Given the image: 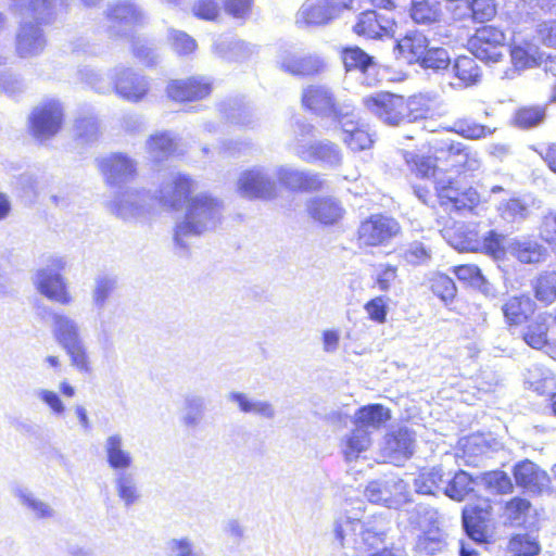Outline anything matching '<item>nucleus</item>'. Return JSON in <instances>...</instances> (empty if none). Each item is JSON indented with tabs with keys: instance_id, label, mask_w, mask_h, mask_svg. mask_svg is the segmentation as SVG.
<instances>
[{
	"instance_id": "1",
	"label": "nucleus",
	"mask_w": 556,
	"mask_h": 556,
	"mask_svg": "<svg viewBox=\"0 0 556 556\" xmlns=\"http://www.w3.org/2000/svg\"><path fill=\"white\" fill-rule=\"evenodd\" d=\"M197 184L185 175L173 177L160 189V204L167 208L178 210L182 203L185 214L175 224V243L186 249L187 240L215 229L223 213V202L207 193L191 195Z\"/></svg>"
},
{
	"instance_id": "2",
	"label": "nucleus",
	"mask_w": 556,
	"mask_h": 556,
	"mask_svg": "<svg viewBox=\"0 0 556 556\" xmlns=\"http://www.w3.org/2000/svg\"><path fill=\"white\" fill-rule=\"evenodd\" d=\"M50 317L53 338L65 351L71 365L79 372H90V356L79 323L61 312H52Z\"/></svg>"
},
{
	"instance_id": "3",
	"label": "nucleus",
	"mask_w": 556,
	"mask_h": 556,
	"mask_svg": "<svg viewBox=\"0 0 556 556\" xmlns=\"http://www.w3.org/2000/svg\"><path fill=\"white\" fill-rule=\"evenodd\" d=\"M359 513L341 517L334 526L336 539L341 546H350L357 556L368 553L383 543L384 533L371 521L363 520Z\"/></svg>"
},
{
	"instance_id": "4",
	"label": "nucleus",
	"mask_w": 556,
	"mask_h": 556,
	"mask_svg": "<svg viewBox=\"0 0 556 556\" xmlns=\"http://www.w3.org/2000/svg\"><path fill=\"white\" fill-rule=\"evenodd\" d=\"M416 519L410 517V522L422 531L415 545L418 556H433L445 547L444 533L438 527L439 514L434 508L418 505L414 509Z\"/></svg>"
},
{
	"instance_id": "5",
	"label": "nucleus",
	"mask_w": 556,
	"mask_h": 556,
	"mask_svg": "<svg viewBox=\"0 0 556 556\" xmlns=\"http://www.w3.org/2000/svg\"><path fill=\"white\" fill-rule=\"evenodd\" d=\"M65 266L66 261L63 257L53 256L49 260L48 265L39 269L34 277V283L40 294L63 305L72 302L65 279L60 274Z\"/></svg>"
},
{
	"instance_id": "6",
	"label": "nucleus",
	"mask_w": 556,
	"mask_h": 556,
	"mask_svg": "<svg viewBox=\"0 0 556 556\" xmlns=\"http://www.w3.org/2000/svg\"><path fill=\"white\" fill-rule=\"evenodd\" d=\"M364 495L371 503L399 509L410 502L408 484L401 478L388 477L370 481Z\"/></svg>"
},
{
	"instance_id": "7",
	"label": "nucleus",
	"mask_w": 556,
	"mask_h": 556,
	"mask_svg": "<svg viewBox=\"0 0 556 556\" xmlns=\"http://www.w3.org/2000/svg\"><path fill=\"white\" fill-rule=\"evenodd\" d=\"M237 191L241 197L250 200H273L278 194L276 181L261 166H254L240 173Z\"/></svg>"
},
{
	"instance_id": "8",
	"label": "nucleus",
	"mask_w": 556,
	"mask_h": 556,
	"mask_svg": "<svg viewBox=\"0 0 556 556\" xmlns=\"http://www.w3.org/2000/svg\"><path fill=\"white\" fill-rule=\"evenodd\" d=\"M364 105L387 125L397 126L407 122V103L404 97L381 92L364 98Z\"/></svg>"
},
{
	"instance_id": "9",
	"label": "nucleus",
	"mask_w": 556,
	"mask_h": 556,
	"mask_svg": "<svg viewBox=\"0 0 556 556\" xmlns=\"http://www.w3.org/2000/svg\"><path fill=\"white\" fill-rule=\"evenodd\" d=\"M336 124L341 130L342 141L353 151L371 147L372 139L367 126L357 117L353 106H344L337 112Z\"/></svg>"
},
{
	"instance_id": "10",
	"label": "nucleus",
	"mask_w": 556,
	"mask_h": 556,
	"mask_svg": "<svg viewBox=\"0 0 556 556\" xmlns=\"http://www.w3.org/2000/svg\"><path fill=\"white\" fill-rule=\"evenodd\" d=\"M63 117V108L58 101L37 105L29 116L33 136L41 141L54 137L62 127Z\"/></svg>"
},
{
	"instance_id": "11",
	"label": "nucleus",
	"mask_w": 556,
	"mask_h": 556,
	"mask_svg": "<svg viewBox=\"0 0 556 556\" xmlns=\"http://www.w3.org/2000/svg\"><path fill=\"white\" fill-rule=\"evenodd\" d=\"M110 37H127L132 26L143 20L142 11L130 0L109 3L105 10Z\"/></svg>"
},
{
	"instance_id": "12",
	"label": "nucleus",
	"mask_w": 556,
	"mask_h": 556,
	"mask_svg": "<svg viewBox=\"0 0 556 556\" xmlns=\"http://www.w3.org/2000/svg\"><path fill=\"white\" fill-rule=\"evenodd\" d=\"M112 89L116 94L129 102H139L150 89L149 80L131 68L116 66L111 75Z\"/></svg>"
},
{
	"instance_id": "13",
	"label": "nucleus",
	"mask_w": 556,
	"mask_h": 556,
	"mask_svg": "<svg viewBox=\"0 0 556 556\" xmlns=\"http://www.w3.org/2000/svg\"><path fill=\"white\" fill-rule=\"evenodd\" d=\"M506 36L500 28L486 25L479 28L470 41L476 58L486 63H497L504 58Z\"/></svg>"
},
{
	"instance_id": "14",
	"label": "nucleus",
	"mask_w": 556,
	"mask_h": 556,
	"mask_svg": "<svg viewBox=\"0 0 556 556\" xmlns=\"http://www.w3.org/2000/svg\"><path fill=\"white\" fill-rule=\"evenodd\" d=\"M400 231L401 226L396 219L382 214H376L361 224L358 240L361 244L377 247L396 237Z\"/></svg>"
},
{
	"instance_id": "15",
	"label": "nucleus",
	"mask_w": 556,
	"mask_h": 556,
	"mask_svg": "<svg viewBox=\"0 0 556 556\" xmlns=\"http://www.w3.org/2000/svg\"><path fill=\"white\" fill-rule=\"evenodd\" d=\"M303 105L312 112L320 115L332 117L337 122L338 110L344 106H353L350 103H338L333 92L324 85H309L304 88L302 93Z\"/></svg>"
},
{
	"instance_id": "16",
	"label": "nucleus",
	"mask_w": 556,
	"mask_h": 556,
	"mask_svg": "<svg viewBox=\"0 0 556 556\" xmlns=\"http://www.w3.org/2000/svg\"><path fill=\"white\" fill-rule=\"evenodd\" d=\"M435 160L458 173L476 172L481 166L478 153L460 142L444 143L435 151Z\"/></svg>"
},
{
	"instance_id": "17",
	"label": "nucleus",
	"mask_w": 556,
	"mask_h": 556,
	"mask_svg": "<svg viewBox=\"0 0 556 556\" xmlns=\"http://www.w3.org/2000/svg\"><path fill=\"white\" fill-rule=\"evenodd\" d=\"M160 193L153 199L144 190L128 189L121 192L111 203V211L124 219L141 216L150 211L152 202H160Z\"/></svg>"
},
{
	"instance_id": "18",
	"label": "nucleus",
	"mask_w": 556,
	"mask_h": 556,
	"mask_svg": "<svg viewBox=\"0 0 556 556\" xmlns=\"http://www.w3.org/2000/svg\"><path fill=\"white\" fill-rule=\"evenodd\" d=\"M510 58L514 68L506 71L503 78H515L519 71L540 66L544 62L545 54L533 41L515 38L510 48Z\"/></svg>"
},
{
	"instance_id": "19",
	"label": "nucleus",
	"mask_w": 556,
	"mask_h": 556,
	"mask_svg": "<svg viewBox=\"0 0 556 556\" xmlns=\"http://www.w3.org/2000/svg\"><path fill=\"white\" fill-rule=\"evenodd\" d=\"M279 67L293 76H309L323 71L325 63L315 54L285 50L278 58Z\"/></svg>"
},
{
	"instance_id": "20",
	"label": "nucleus",
	"mask_w": 556,
	"mask_h": 556,
	"mask_svg": "<svg viewBox=\"0 0 556 556\" xmlns=\"http://www.w3.org/2000/svg\"><path fill=\"white\" fill-rule=\"evenodd\" d=\"M295 153L304 162H320L331 168L340 166L343 159L340 148L330 141H318L311 144L299 142Z\"/></svg>"
},
{
	"instance_id": "21",
	"label": "nucleus",
	"mask_w": 556,
	"mask_h": 556,
	"mask_svg": "<svg viewBox=\"0 0 556 556\" xmlns=\"http://www.w3.org/2000/svg\"><path fill=\"white\" fill-rule=\"evenodd\" d=\"M98 166L105 181L112 186L125 184L136 175V163L121 153L100 159Z\"/></svg>"
},
{
	"instance_id": "22",
	"label": "nucleus",
	"mask_w": 556,
	"mask_h": 556,
	"mask_svg": "<svg viewBox=\"0 0 556 556\" xmlns=\"http://www.w3.org/2000/svg\"><path fill=\"white\" fill-rule=\"evenodd\" d=\"M393 26L392 18L367 10L357 16L353 30L357 36L375 39L393 36Z\"/></svg>"
},
{
	"instance_id": "23",
	"label": "nucleus",
	"mask_w": 556,
	"mask_h": 556,
	"mask_svg": "<svg viewBox=\"0 0 556 556\" xmlns=\"http://www.w3.org/2000/svg\"><path fill=\"white\" fill-rule=\"evenodd\" d=\"M103 453L105 462L114 472L127 470L134 465L132 453L126 447L122 433L109 434L103 441Z\"/></svg>"
},
{
	"instance_id": "24",
	"label": "nucleus",
	"mask_w": 556,
	"mask_h": 556,
	"mask_svg": "<svg viewBox=\"0 0 556 556\" xmlns=\"http://www.w3.org/2000/svg\"><path fill=\"white\" fill-rule=\"evenodd\" d=\"M212 83L207 77H191L185 80H173L167 86L168 97L175 101H192L207 97Z\"/></svg>"
},
{
	"instance_id": "25",
	"label": "nucleus",
	"mask_w": 556,
	"mask_h": 556,
	"mask_svg": "<svg viewBox=\"0 0 556 556\" xmlns=\"http://www.w3.org/2000/svg\"><path fill=\"white\" fill-rule=\"evenodd\" d=\"M415 443V433L406 427H401L386 435L383 452L392 462L407 459L414 454Z\"/></svg>"
},
{
	"instance_id": "26",
	"label": "nucleus",
	"mask_w": 556,
	"mask_h": 556,
	"mask_svg": "<svg viewBox=\"0 0 556 556\" xmlns=\"http://www.w3.org/2000/svg\"><path fill=\"white\" fill-rule=\"evenodd\" d=\"M46 42L38 25L26 22L21 24L16 35V52L21 58H30L41 53Z\"/></svg>"
},
{
	"instance_id": "27",
	"label": "nucleus",
	"mask_w": 556,
	"mask_h": 556,
	"mask_svg": "<svg viewBox=\"0 0 556 556\" xmlns=\"http://www.w3.org/2000/svg\"><path fill=\"white\" fill-rule=\"evenodd\" d=\"M279 182L291 190H318L323 186V181L317 174L299 170L291 166H280L276 170Z\"/></svg>"
},
{
	"instance_id": "28",
	"label": "nucleus",
	"mask_w": 556,
	"mask_h": 556,
	"mask_svg": "<svg viewBox=\"0 0 556 556\" xmlns=\"http://www.w3.org/2000/svg\"><path fill=\"white\" fill-rule=\"evenodd\" d=\"M514 476L518 485L531 492L540 493L546 489L549 483L547 473L530 460H525L516 465Z\"/></svg>"
},
{
	"instance_id": "29",
	"label": "nucleus",
	"mask_w": 556,
	"mask_h": 556,
	"mask_svg": "<svg viewBox=\"0 0 556 556\" xmlns=\"http://www.w3.org/2000/svg\"><path fill=\"white\" fill-rule=\"evenodd\" d=\"M206 414L205 399L199 394H187L180 410V424L188 431L201 427Z\"/></svg>"
},
{
	"instance_id": "30",
	"label": "nucleus",
	"mask_w": 556,
	"mask_h": 556,
	"mask_svg": "<svg viewBox=\"0 0 556 556\" xmlns=\"http://www.w3.org/2000/svg\"><path fill=\"white\" fill-rule=\"evenodd\" d=\"M115 493L124 506L129 507L141 498V491L137 482L136 473L132 471H117L113 478Z\"/></svg>"
},
{
	"instance_id": "31",
	"label": "nucleus",
	"mask_w": 556,
	"mask_h": 556,
	"mask_svg": "<svg viewBox=\"0 0 556 556\" xmlns=\"http://www.w3.org/2000/svg\"><path fill=\"white\" fill-rule=\"evenodd\" d=\"M309 215L325 225L337 223L343 216V207L333 198H314L307 204Z\"/></svg>"
},
{
	"instance_id": "32",
	"label": "nucleus",
	"mask_w": 556,
	"mask_h": 556,
	"mask_svg": "<svg viewBox=\"0 0 556 556\" xmlns=\"http://www.w3.org/2000/svg\"><path fill=\"white\" fill-rule=\"evenodd\" d=\"M506 252L525 264L539 263L545 255V250L539 243L517 238L507 240Z\"/></svg>"
},
{
	"instance_id": "33",
	"label": "nucleus",
	"mask_w": 556,
	"mask_h": 556,
	"mask_svg": "<svg viewBox=\"0 0 556 556\" xmlns=\"http://www.w3.org/2000/svg\"><path fill=\"white\" fill-rule=\"evenodd\" d=\"M228 400L238 405L239 409L245 414H253L264 419H273L276 416L274 405L268 401L250 397L242 392H230Z\"/></svg>"
},
{
	"instance_id": "34",
	"label": "nucleus",
	"mask_w": 556,
	"mask_h": 556,
	"mask_svg": "<svg viewBox=\"0 0 556 556\" xmlns=\"http://www.w3.org/2000/svg\"><path fill=\"white\" fill-rule=\"evenodd\" d=\"M410 17L416 24L433 26L444 20L441 2L437 0H419L412 3Z\"/></svg>"
},
{
	"instance_id": "35",
	"label": "nucleus",
	"mask_w": 556,
	"mask_h": 556,
	"mask_svg": "<svg viewBox=\"0 0 556 556\" xmlns=\"http://www.w3.org/2000/svg\"><path fill=\"white\" fill-rule=\"evenodd\" d=\"M505 319L510 325H520L535 311V303L528 295L508 298L502 306Z\"/></svg>"
},
{
	"instance_id": "36",
	"label": "nucleus",
	"mask_w": 556,
	"mask_h": 556,
	"mask_svg": "<svg viewBox=\"0 0 556 556\" xmlns=\"http://www.w3.org/2000/svg\"><path fill=\"white\" fill-rule=\"evenodd\" d=\"M332 20L324 0H307L298 12L296 23L305 26H321Z\"/></svg>"
},
{
	"instance_id": "37",
	"label": "nucleus",
	"mask_w": 556,
	"mask_h": 556,
	"mask_svg": "<svg viewBox=\"0 0 556 556\" xmlns=\"http://www.w3.org/2000/svg\"><path fill=\"white\" fill-rule=\"evenodd\" d=\"M14 496L18 503L35 518L49 519L54 516V509L50 504L37 497L27 488H15Z\"/></svg>"
},
{
	"instance_id": "38",
	"label": "nucleus",
	"mask_w": 556,
	"mask_h": 556,
	"mask_svg": "<svg viewBox=\"0 0 556 556\" xmlns=\"http://www.w3.org/2000/svg\"><path fill=\"white\" fill-rule=\"evenodd\" d=\"M427 47V38L417 31L408 33L396 42L399 54L405 58L409 63L413 61L419 62Z\"/></svg>"
},
{
	"instance_id": "39",
	"label": "nucleus",
	"mask_w": 556,
	"mask_h": 556,
	"mask_svg": "<svg viewBox=\"0 0 556 556\" xmlns=\"http://www.w3.org/2000/svg\"><path fill=\"white\" fill-rule=\"evenodd\" d=\"M445 484L444 475L441 468L432 467L425 469L414 480L416 493L425 495H433L437 491L442 490Z\"/></svg>"
},
{
	"instance_id": "40",
	"label": "nucleus",
	"mask_w": 556,
	"mask_h": 556,
	"mask_svg": "<svg viewBox=\"0 0 556 556\" xmlns=\"http://www.w3.org/2000/svg\"><path fill=\"white\" fill-rule=\"evenodd\" d=\"M390 418L389 410L380 404L362 407L355 415V426L364 429H378Z\"/></svg>"
},
{
	"instance_id": "41",
	"label": "nucleus",
	"mask_w": 556,
	"mask_h": 556,
	"mask_svg": "<svg viewBox=\"0 0 556 556\" xmlns=\"http://www.w3.org/2000/svg\"><path fill=\"white\" fill-rule=\"evenodd\" d=\"M370 433L363 427H356L345 437L343 453L346 460L356 459L359 454L370 446Z\"/></svg>"
},
{
	"instance_id": "42",
	"label": "nucleus",
	"mask_w": 556,
	"mask_h": 556,
	"mask_svg": "<svg viewBox=\"0 0 556 556\" xmlns=\"http://www.w3.org/2000/svg\"><path fill=\"white\" fill-rule=\"evenodd\" d=\"M147 149L153 161L161 162L175 152L176 143L170 134L157 132L150 137Z\"/></svg>"
},
{
	"instance_id": "43",
	"label": "nucleus",
	"mask_w": 556,
	"mask_h": 556,
	"mask_svg": "<svg viewBox=\"0 0 556 556\" xmlns=\"http://www.w3.org/2000/svg\"><path fill=\"white\" fill-rule=\"evenodd\" d=\"M473 483L475 480L467 472L460 470L450 481H445L442 490L450 498L462 502L473 491Z\"/></svg>"
},
{
	"instance_id": "44",
	"label": "nucleus",
	"mask_w": 556,
	"mask_h": 556,
	"mask_svg": "<svg viewBox=\"0 0 556 556\" xmlns=\"http://www.w3.org/2000/svg\"><path fill=\"white\" fill-rule=\"evenodd\" d=\"M453 71L455 76L466 87L476 85L480 81L481 71L476 62V59L472 56H458L454 62Z\"/></svg>"
},
{
	"instance_id": "45",
	"label": "nucleus",
	"mask_w": 556,
	"mask_h": 556,
	"mask_svg": "<svg viewBox=\"0 0 556 556\" xmlns=\"http://www.w3.org/2000/svg\"><path fill=\"white\" fill-rule=\"evenodd\" d=\"M10 10L26 17L34 15L36 18H42V16L52 8L53 0H9Z\"/></svg>"
},
{
	"instance_id": "46",
	"label": "nucleus",
	"mask_w": 556,
	"mask_h": 556,
	"mask_svg": "<svg viewBox=\"0 0 556 556\" xmlns=\"http://www.w3.org/2000/svg\"><path fill=\"white\" fill-rule=\"evenodd\" d=\"M547 319L539 315L526 328L523 332L525 342L536 350L542 349L547 343Z\"/></svg>"
},
{
	"instance_id": "47",
	"label": "nucleus",
	"mask_w": 556,
	"mask_h": 556,
	"mask_svg": "<svg viewBox=\"0 0 556 556\" xmlns=\"http://www.w3.org/2000/svg\"><path fill=\"white\" fill-rule=\"evenodd\" d=\"M534 296L538 301L549 305L556 300V271L541 274L533 282Z\"/></svg>"
},
{
	"instance_id": "48",
	"label": "nucleus",
	"mask_w": 556,
	"mask_h": 556,
	"mask_svg": "<svg viewBox=\"0 0 556 556\" xmlns=\"http://www.w3.org/2000/svg\"><path fill=\"white\" fill-rule=\"evenodd\" d=\"M342 61L346 71L358 70L362 73H366L375 65L374 58L358 47L343 49Z\"/></svg>"
},
{
	"instance_id": "49",
	"label": "nucleus",
	"mask_w": 556,
	"mask_h": 556,
	"mask_svg": "<svg viewBox=\"0 0 556 556\" xmlns=\"http://www.w3.org/2000/svg\"><path fill=\"white\" fill-rule=\"evenodd\" d=\"M100 126L98 119L92 115L79 116L74 123V135L81 143L92 142L98 139Z\"/></svg>"
},
{
	"instance_id": "50",
	"label": "nucleus",
	"mask_w": 556,
	"mask_h": 556,
	"mask_svg": "<svg viewBox=\"0 0 556 556\" xmlns=\"http://www.w3.org/2000/svg\"><path fill=\"white\" fill-rule=\"evenodd\" d=\"M497 211L500 216L507 223H521L529 215L528 205L517 198H511L507 201L502 202Z\"/></svg>"
},
{
	"instance_id": "51",
	"label": "nucleus",
	"mask_w": 556,
	"mask_h": 556,
	"mask_svg": "<svg viewBox=\"0 0 556 556\" xmlns=\"http://www.w3.org/2000/svg\"><path fill=\"white\" fill-rule=\"evenodd\" d=\"M116 287V280L113 277L102 275L94 279V286L91 292L92 303L97 309L102 311L105 303Z\"/></svg>"
},
{
	"instance_id": "52",
	"label": "nucleus",
	"mask_w": 556,
	"mask_h": 556,
	"mask_svg": "<svg viewBox=\"0 0 556 556\" xmlns=\"http://www.w3.org/2000/svg\"><path fill=\"white\" fill-rule=\"evenodd\" d=\"M517 8L521 14L535 20L542 14H556V0H519Z\"/></svg>"
},
{
	"instance_id": "53",
	"label": "nucleus",
	"mask_w": 556,
	"mask_h": 556,
	"mask_svg": "<svg viewBox=\"0 0 556 556\" xmlns=\"http://www.w3.org/2000/svg\"><path fill=\"white\" fill-rule=\"evenodd\" d=\"M545 118V110L541 106H529L519 109L514 116L517 127L529 129L540 125Z\"/></svg>"
},
{
	"instance_id": "54",
	"label": "nucleus",
	"mask_w": 556,
	"mask_h": 556,
	"mask_svg": "<svg viewBox=\"0 0 556 556\" xmlns=\"http://www.w3.org/2000/svg\"><path fill=\"white\" fill-rule=\"evenodd\" d=\"M481 483L491 492L508 493L513 489V483L508 475L501 470L484 472L479 478Z\"/></svg>"
},
{
	"instance_id": "55",
	"label": "nucleus",
	"mask_w": 556,
	"mask_h": 556,
	"mask_svg": "<svg viewBox=\"0 0 556 556\" xmlns=\"http://www.w3.org/2000/svg\"><path fill=\"white\" fill-rule=\"evenodd\" d=\"M480 240V251L484 252L485 254L491 255L496 260L502 258L505 254H507L506 242L508 239H505L494 230L488 231Z\"/></svg>"
},
{
	"instance_id": "56",
	"label": "nucleus",
	"mask_w": 556,
	"mask_h": 556,
	"mask_svg": "<svg viewBox=\"0 0 556 556\" xmlns=\"http://www.w3.org/2000/svg\"><path fill=\"white\" fill-rule=\"evenodd\" d=\"M453 271L460 281L468 282L484 292L486 291L488 282L478 266L471 264L459 265L455 266Z\"/></svg>"
},
{
	"instance_id": "57",
	"label": "nucleus",
	"mask_w": 556,
	"mask_h": 556,
	"mask_svg": "<svg viewBox=\"0 0 556 556\" xmlns=\"http://www.w3.org/2000/svg\"><path fill=\"white\" fill-rule=\"evenodd\" d=\"M420 65L433 71L445 70L451 63L447 51L443 48L427 49L420 59Z\"/></svg>"
},
{
	"instance_id": "58",
	"label": "nucleus",
	"mask_w": 556,
	"mask_h": 556,
	"mask_svg": "<svg viewBox=\"0 0 556 556\" xmlns=\"http://www.w3.org/2000/svg\"><path fill=\"white\" fill-rule=\"evenodd\" d=\"M448 242L454 249L462 252H477L480 251L481 247V240L478 238V235L471 230L465 232L459 229Z\"/></svg>"
},
{
	"instance_id": "59",
	"label": "nucleus",
	"mask_w": 556,
	"mask_h": 556,
	"mask_svg": "<svg viewBox=\"0 0 556 556\" xmlns=\"http://www.w3.org/2000/svg\"><path fill=\"white\" fill-rule=\"evenodd\" d=\"M515 556H535L540 552L539 543L529 535H516L508 544Z\"/></svg>"
},
{
	"instance_id": "60",
	"label": "nucleus",
	"mask_w": 556,
	"mask_h": 556,
	"mask_svg": "<svg viewBox=\"0 0 556 556\" xmlns=\"http://www.w3.org/2000/svg\"><path fill=\"white\" fill-rule=\"evenodd\" d=\"M407 103V113L406 118L407 122H416L418 119L426 118L430 113V104L429 99L425 96H414L406 100Z\"/></svg>"
},
{
	"instance_id": "61",
	"label": "nucleus",
	"mask_w": 556,
	"mask_h": 556,
	"mask_svg": "<svg viewBox=\"0 0 556 556\" xmlns=\"http://www.w3.org/2000/svg\"><path fill=\"white\" fill-rule=\"evenodd\" d=\"M454 130L460 136L473 140L484 138L492 134L489 127L469 121H457L454 124Z\"/></svg>"
},
{
	"instance_id": "62",
	"label": "nucleus",
	"mask_w": 556,
	"mask_h": 556,
	"mask_svg": "<svg viewBox=\"0 0 556 556\" xmlns=\"http://www.w3.org/2000/svg\"><path fill=\"white\" fill-rule=\"evenodd\" d=\"M36 397L43 403L51 413L58 417L65 413V405L60 395L50 389L39 388L35 391Z\"/></svg>"
},
{
	"instance_id": "63",
	"label": "nucleus",
	"mask_w": 556,
	"mask_h": 556,
	"mask_svg": "<svg viewBox=\"0 0 556 556\" xmlns=\"http://www.w3.org/2000/svg\"><path fill=\"white\" fill-rule=\"evenodd\" d=\"M431 289L444 302L451 301L456 295V286L446 275H438L432 280Z\"/></svg>"
},
{
	"instance_id": "64",
	"label": "nucleus",
	"mask_w": 556,
	"mask_h": 556,
	"mask_svg": "<svg viewBox=\"0 0 556 556\" xmlns=\"http://www.w3.org/2000/svg\"><path fill=\"white\" fill-rule=\"evenodd\" d=\"M166 548L169 556H197L194 544L188 536L173 538L167 541Z\"/></svg>"
}]
</instances>
